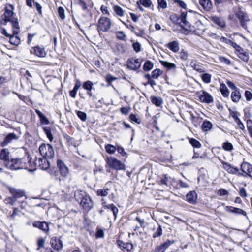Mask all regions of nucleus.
<instances>
[{"instance_id":"nucleus-16","label":"nucleus","mask_w":252,"mask_h":252,"mask_svg":"<svg viewBox=\"0 0 252 252\" xmlns=\"http://www.w3.org/2000/svg\"><path fill=\"white\" fill-rule=\"evenodd\" d=\"M19 137L14 133H10L8 134L5 137L4 140L2 142V146H5L13 140H17Z\"/></svg>"},{"instance_id":"nucleus-56","label":"nucleus","mask_w":252,"mask_h":252,"mask_svg":"<svg viewBox=\"0 0 252 252\" xmlns=\"http://www.w3.org/2000/svg\"><path fill=\"white\" fill-rule=\"evenodd\" d=\"M13 18L14 17L5 18V17H3V18L2 17L1 19H0V23L1 24V25H7V23L9 22L11 23V20H13Z\"/></svg>"},{"instance_id":"nucleus-50","label":"nucleus","mask_w":252,"mask_h":252,"mask_svg":"<svg viewBox=\"0 0 252 252\" xmlns=\"http://www.w3.org/2000/svg\"><path fill=\"white\" fill-rule=\"evenodd\" d=\"M58 13L60 18L63 20L65 18L64 9L62 7H59L58 9Z\"/></svg>"},{"instance_id":"nucleus-11","label":"nucleus","mask_w":252,"mask_h":252,"mask_svg":"<svg viewBox=\"0 0 252 252\" xmlns=\"http://www.w3.org/2000/svg\"><path fill=\"white\" fill-rule=\"evenodd\" d=\"M225 210L227 212L234 213L237 215H247L246 212L242 209L230 206H226L225 207Z\"/></svg>"},{"instance_id":"nucleus-44","label":"nucleus","mask_w":252,"mask_h":252,"mask_svg":"<svg viewBox=\"0 0 252 252\" xmlns=\"http://www.w3.org/2000/svg\"><path fill=\"white\" fill-rule=\"evenodd\" d=\"M153 67V63L151 61H147L143 65V69L144 71H147L152 69Z\"/></svg>"},{"instance_id":"nucleus-20","label":"nucleus","mask_w":252,"mask_h":252,"mask_svg":"<svg viewBox=\"0 0 252 252\" xmlns=\"http://www.w3.org/2000/svg\"><path fill=\"white\" fill-rule=\"evenodd\" d=\"M197 199V195L195 191H191L186 195L187 201L190 204H195Z\"/></svg>"},{"instance_id":"nucleus-45","label":"nucleus","mask_w":252,"mask_h":252,"mask_svg":"<svg viewBox=\"0 0 252 252\" xmlns=\"http://www.w3.org/2000/svg\"><path fill=\"white\" fill-rule=\"evenodd\" d=\"M222 148L227 151H231L233 150V146L232 143L226 142L222 144Z\"/></svg>"},{"instance_id":"nucleus-38","label":"nucleus","mask_w":252,"mask_h":252,"mask_svg":"<svg viewBox=\"0 0 252 252\" xmlns=\"http://www.w3.org/2000/svg\"><path fill=\"white\" fill-rule=\"evenodd\" d=\"M212 76L209 73H203L201 75V78L203 81L207 84L211 82Z\"/></svg>"},{"instance_id":"nucleus-63","label":"nucleus","mask_w":252,"mask_h":252,"mask_svg":"<svg viewBox=\"0 0 252 252\" xmlns=\"http://www.w3.org/2000/svg\"><path fill=\"white\" fill-rule=\"evenodd\" d=\"M116 150H117L118 152L122 155V156L125 157L126 156V153L125 152L124 149L120 146H117V147L116 148Z\"/></svg>"},{"instance_id":"nucleus-24","label":"nucleus","mask_w":252,"mask_h":252,"mask_svg":"<svg viewBox=\"0 0 252 252\" xmlns=\"http://www.w3.org/2000/svg\"><path fill=\"white\" fill-rule=\"evenodd\" d=\"M36 113L40 119V123L42 125H47L49 124V121L46 116L43 114L40 110H35Z\"/></svg>"},{"instance_id":"nucleus-53","label":"nucleus","mask_w":252,"mask_h":252,"mask_svg":"<svg viewBox=\"0 0 252 252\" xmlns=\"http://www.w3.org/2000/svg\"><path fill=\"white\" fill-rule=\"evenodd\" d=\"M180 58L184 61H186L188 59L189 54L184 50L182 49L180 52Z\"/></svg>"},{"instance_id":"nucleus-62","label":"nucleus","mask_w":252,"mask_h":252,"mask_svg":"<svg viewBox=\"0 0 252 252\" xmlns=\"http://www.w3.org/2000/svg\"><path fill=\"white\" fill-rule=\"evenodd\" d=\"M239 194L242 197H246L248 196L246 190L243 187H241L239 189Z\"/></svg>"},{"instance_id":"nucleus-14","label":"nucleus","mask_w":252,"mask_h":252,"mask_svg":"<svg viewBox=\"0 0 252 252\" xmlns=\"http://www.w3.org/2000/svg\"><path fill=\"white\" fill-rule=\"evenodd\" d=\"M31 53H33L39 57H44L46 55L44 48L42 46H37L32 48L31 50Z\"/></svg>"},{"instance_id":"nucleus-5","label":"nucleus","mask_w":252,"mask_h":252,"mask_svg":"<svg viewBox=\"0 0 252 252\" xmlns=\"http://www.w3.org/2000/svg\"><path fill=\"white\" fill-rule=\"evenodd\" d=\"M187 12H183L181 13L180 17H178L177 14H173L170 15V19L174 23L179 25L181 27L184 26H188L189 22L186 20Z\"/></svg>"},{"instance_id":"nucleus-15","label":"nucleus","mask_w":252,"mask_h":252,"mask_svg":"<svg viewBox=\"0 0 252 252\" xmlns=\"http://www.w3.org/2000/svg\"><path fill=\"white\" fill-rule=\"evenodd\" d=\"M50 244L54 249L57 251L60 250L63 248L62 241L57 237H53L51 238Z\"/></svg>"},{"instance_id":"nucleus-6","label":"nucleus","mask_w":252,"mask_h":252,"mask_svg":"<svg viewBox=\"0 0 252 252\" xmlns=\"http://www.w3.org/2000/svg\"><path fill=\"white\" fill-rule=\"evenodd\" d=\"M112 22L111 20L107 17H101L97 24V30L103 32H108L111 28Z\"/></svg>"},{"instance_id":"nucleus-28","label":"nucleus","mask_w":252,"mask_h":252,"mask_svg":"<svg viewBox=\"0 0 252 252\" xmlns=\"http://www.w3.org/2000/svg\"><path fill=\"white\" fill-rule=\"evenodd\" d=\"M150 99L152 103L157 107L161 106L163 102V99L160 97L151 96Z\"/></svg>"},{"instance_id":"nucleus-40","label":"nucleus","mask_w":252,"mask_h":252,"mask_svg":"<svg viewBox=\"0 0 252 252\" xmlns=\"http://www.w3.org/2000/svg\"><path fill=\"white\" fill-rule=\"evenodd\" d=\"M43 130L49 140L51 142L53 139L51 128L49 127H43Z\"/></svg>"},{"instance_id":"nucleus-21","label":"nucleus","mask_w":252,"mask_h":252,"mask_svg":"<svg viewBox=\"0 0 252 252\" xmlns=\"http://www.w3.org/2000/svg\"><path fill=\"white\" fill-rule=\"evenodd\" d=\"M166 47L174 53L178 52L180 49L179 44L177 41L169 42L167 44Z\"/></svg>"},{"instance_id":"nucleus-54","label":"nucleus","mask_w":252,"mask_h":252,"mask_svg":"<svg viewBox=\"0 0 252 252\" xmlns=\"http://www.w3.org/2000/svg\"><path fill=\"white\" fill-rule=\"evenodd\" d=\"M45 242V240L44 238H41L38 240V241H37L38 248L37 249V251H39V250H40V249L41 248H43Z\"/></svg>"},{"instance_id":"nucleus-35","label":"nucleus","mask_w":252,"mask_h":252,"mask_svg":"<svg viewBox=\"0 0 252 252\" xmlns=\"http://www.w3.org/2000/svg\"><path fill=\"white\" fill-rule=\"evenodd\" d=\"M201 127L203 131H208L212 128V124L209 121H205L203 122Z\"/></svg>"},{"instance_id":"nucleus-13","label":"nucleus","mask_w":252,"mask_h":252,"mask_svg":"<svg viewBox=\"0 0 252 252\" xmlns=\"http://www.w3.org/2000/svg\"><path fill=\"white\" fill-rule=\"evenodd\" d=\"M33 226L38 228L45 232L49 231V224L45 221H36L32 224Z\"/></svg>"},{"instance_id":"nucleus-60","label":"nucleus","mask_w":252,"mask_h":252,"mask_svg":"<svg viewBox=\"0 0 252 252\" xmlns=\"http://www.w3.org/2000/svg\"><path fill=\"white\" fill-rule=\"evenodd\" d=\"M129 119L131 121H134L137 124H140L141 123L140 119L137 118L136 115L134 114H130L129 116Z\"/></svg>"},{"instance_id":"nucleus-3","label":"nucleus","mask_w":252,"mask_h":252,"mask_svg":"<svg viewBox=\"0 0 252 252\" xmlns=\"http://www.w3.org/2000/svg\"><path fill=\"white\" fill-rule=\"evenodd\" d=\"M106 162L107 165L112 169L116 170L125 169V164L114 157H107Z\"/></svg>"},{"instance_id":"nucleus-7","label":"nucleus","mask_w":252,"mask_h":252,"mask_svg":"<svg viewBox=\"0 0 252 252\" xmlns=\"http://www.w3.org/2000/svg\"><path fill=\"white\" fill-rule=\"evenodd\" d=\"M236 17L239 20L241 26L245 29L247 28V22L250 19L246 13L242 11H239L236 13Z\"/></svg>"},{"instance_id":"nucleus-33","label":"nucleus","mask_w":252,"mask_h":252,"mask_svg":"<svg viewBox=\"0 0 252 252\" xmlns=\"http://www.w3.org/2000/svg\"><path fill=\"white\" fill-rule=\"evenodd\" d=\"M220 90L222 95L224 97H228L229 95V91L227 86L224 84L222 83L220 84Z\"/></svg>"},{"instance_id":"nucleus-47","label":"nucleus","mask_w":252,"mask_h":252,"mask_svg":"<svg viewBox=\"0 0 252 252\" xmlns=\"http://www.w3.org/2000/svg\"><path fill=\"white\" fill-rule=\"evenodd\" d=\"M109 191V189H98L96 191V194L98 196L105 197L108 194Z\"/></svg>"},{"instance_id":"nucleus-43","label":"nucleus","mask_w":252,"mask_h":252,"mask_svg":"<svg viewBox=\"0 0 252 252\" xmlns=\"http://www.w3.org/2000/svg\"><path fill=\"white\" fill-rule=\"evenodd\" d=\"M105 148L106 152L110 154H114L116 150V147L111 144L106 145Z\"/></svg>"},{"instance_id":"nucleus-51","label":"nucleus","mask_w":252,"mask_h":252,"mask_svg":"<svg viewBox=\"0 0 252 252\" xmlns=\"http://www.w3.org/2000/svg\"><path fill=\"white\" fill-rule=\"evenodd\" d=\"M77 116L82 121H85L87 119V114L81 111H76Z\"/></svg>"},{"instance_id":"nucleus-52","label":"nucleus","mask_w":252,"mask_h":252,"mask_svg":"<svg viewBox=\"0 0 252 252\" xmlns=\"http://www.w3.org/2000/svg\"><path fill=\"white\" fill-rule=\"evenodd\" d=\"M162 234V229L161 226L159 225L155 233L153 235V237L155 238L158 237H160Z\"/></svg>"},{"instance_id":"nucleus-31","label":"nucleus","mask_w":252,"mask_h":252,"mask_svg":"<svg viewBox=\"0 0 252 252\" xmlns=\"http://www.w3.org/2000/svg\"><path fill=\"white\" fill-rule=\"evenodd\" d=\"M160 63L169 70H175L176 68L175 64L164 61H160Z\"/></svg>"},{"instance_id":"nucleus-22","label":"nucleus","mask_w":252,"mask_h":252,"mask_svg":"<svg viewBox=\"0 0 252 252\" xmlns=\"http://www.w3.org/2000/svg\"><path fill=\"white\" fill-rule=\"evenodd\" d=\"M9 156V152L7 150L5 149L1 150L0 153V159L4 161L5 165H6L7 161H9L10 159Z\"/></svg>"},{"instance_id":"nucleus-59","label":"nucleus","mask_w":252,"mask_h":252,"mask_svg":"<svg viewBox=\"0 0 252 252\" xmlns=\"http://www.w3.org/2000/svg\"><path fill=\"white\" fill-rule=\"evenodd\" d=\"M174 2L183 9H186L187 8V5L183 1L181 0H174Z\"/></svg>"},{"instance_id":"nucleus-12","label":"nucleus","mask_w":252,"mask_h":252,"mask_svg":"<svg viewBox=\"0 0 252 252\" xmlns=\"http://www.w3.org/2000/svg\"><path fill=\"white\" fill-rule=\"evenodd\" d=\"M175 243L173 240H167L166 241L156 247L158 252H165L166 250L172 244Z\"/></svg>"},{"instance_id":"nucleus-23","label":"nucleus","mask_w":252,"mask_h":252,"mask_svg":"<svg viewBox=\"0 0 252 252\" xmlns=\"http://www.w3.org/2000/svg\"><path fill=\"white\" fill-rule=\"evenodd\" d=\"M11 25L13 28V33L14 34H18L20 32V27L17 18L14 17L13 20H11Z\"/></svg>"},{"instance_id":"nucleus-46","label":"nucleus","mask_w":252,"mask_h":252,"mask_svg":"<svg viewBox=\"0 0 252 252\" xmlns=\"http://www.w3.org/2000/svg\"><path fill=\"white\" fill-rule=\"evenodd\" d=\"M189 142L191 144V145L195 148H198L201 146V144L200 142L194 138H192L189 139Z\"/></svg>"},{"instance_id":"nucleus-42","label":"nucleus","mask_w":252,"mask_h":252,"mask_svg":"<svg viewBox=\"0 0 252 252\" xmlns=\"http://www.w3.org/2000/svg\"><path fill=\"white\" fill-rule=\"evenodd\" d=\"M106 207L112 211L115 219H116L119 211L118 209L113 204L108 205L107 206H106Z\"/></svg>"},{"instance_id":"nucleus-39","label":"nucleus","mask_w":252,"mask_h":252,"mask_svg":"<svg viewBox=\"0 0 252 252\" xmlns=\"http://www.w3.org/2000/svg\"><path fill=\"white\" fill-rule=\"evenodd\" d=\"M133 32L137 36L143 37L145 35L144 30L138 27H135V31Z\"/></svg>"},{"instance_id":"nucleus-34","label":"nucleus","mask_w":252,"mask_h":252,"mask_svg":"<svg viewBox=\"0 0 252 252\" xmlns=\"http://www.w3.org/2000/svg\"><path fill=\"white\" fill-rule=\"evenodd\" d=\"M238 56L241 60L245 62H247L249 59L248 53L244 50L238 53Z\"/></svg>"},{"instance_id":"nucleus-17","label":"nucleus","mask_w":252,"mask_h":252,"mask_svg":"<svg viewBox=\"0 0 252 252\" xmlns=\"http://www.w3.org/2000/svg\"><path fill=\"white\" fill-rule=\"evenodd\" d=\"M223 168L229 173L236 174L239 171L237 167H233L231 164L224 161L222 162Z\"/></svg>"},{"instance_id":"nucleus-9","label":"nucleus","mask_w":252,"mask_h":252,"mask_svg":"<svg viewBox=\"0 0 252 252\" xmlns=\"http://www.w3.org/2000/svg\"><path fill=\"white\" fill-rule=\"evenodd\" d=\"M199 98L200 102L205 103H212L214 101V98L208 92L202 91L200 93H198Z\"/></svg>"},{"instance_id":"nucleus-58","label":"nucleus","mask_w":252,"mask_h":252,"mask_svg":"<svg viewBox=\"0 0 252 252\" xmlns=\"http://www.w3.org/2000/svg\"><path fill=\"white\" fill-rule=\"evenodd\" d=\"M132 47L136 52H139L141 51V46L140 43L138 42L133 43L132 44Z\"/></svg>"},{"instance_id":"nucleus-32","label":"nucleus","mask_w":252,"mask_h":252,"mask_svg":"<svg viewBox=\"0 0 252 252\" xmlns=\"http://www.w3.org/2000/svg\"><path fill=\"white\" fill-rule=\"evenodd\" d=\"M9 7L11 8V9H8L7 7L5 8V11L3 14V16L5 18H12L15 17L14 16L15 14L13 12V10L14 9V7L13 5L10 4Z\"/></svg>"},{"instance_id":"nucleus-48","label":"nucleus","mask_w":252,"mask_h":252,"mask_svg":"<svg viewBox=\"0 0 252 252\" xmlns=\"http://www.w3.org/2000/svg\"><path fill=\"white\" fill-rule=\"evenodd\" d=\"M158 9H165L167 8V4L165 0H158Z\"/></svg>"},{"instance_id":"nucleus-27","label":"nucleus","mask_w":252,"mask_h":252,"mask_svg":"<svg viewBox=\"0 0 252 252\" xmlns=\"http://www.w3.org/2000/svg\"><path fill=\"white\" fill-rule=\"evenodd\" d=\"M193 69L197 72L203 73L205 72V69L199 63H196L194 62H191L190 64Z\"/></svg>"},{"instance_id":"nucleus-55","label":"nucleus","mask_w":252,"mask_h":252,"mask_svg":"<svg viewBox=\"0 0 252 252\" xmlns=\"http://www.w3.org/2000/svg\"><path fill=\"white\" fill-rule=\"evenodd\" d=\"M161 74V71L159 69H156L152 72V77L153 78L157 79Z\"/></svg>"},{"instance_id":"nucleus-18","label":"nucleus","mask_w":252,"mask_h":252,"mask_svg":"<svg viewBox=\"0 0 252 252\" xmlns=\"http://www.w3.org/2000/svg\"><path fill=\"white\" fill-rule=\"evenodd\" d=\"M35 164L39 166L43 170H46L49 167V162L46 158H39L36 160Z\"/></svg>"},{"instance_id":"nucleus-25","label":"nucleus","mask_w":252,"mask_h":252,"mask_svg":"<svg viewBox=\"0 0 252 252\" xmlns=\"http://www.w3.org/2000/svg\"><path fill=\"white\" fill-rule=\"evenodd\" d=\"M199 2L206 11L210 10L212 8V4L210 0H199Z\"/></svg>"},{"instance_id":"nucleus-19","label":"nucleus","mask_w":252,"mask_h":252,"mask_svg":"<svg viewBox=\"0 0 252 252\" xmlns=\"http://www.w3.org/2000/svg\"><path fill=\"white\" fill-rule=\"evenodd\" d=\"M57 166L60 169L61 174L63 176H66L68 173V168L64 163L60 159L57 160Z\"/></svg>"},{"instance_id":"nucleus-10","label":"nucleus","mask_w":252,"mask_h":252,"mask_svg":"<svg viewBox=\"0 0 252 252\" xmlns=\"http://www.w3.org/2000/svg\"><path fill=\"white\" fill-rule=\"evenodd\" d=\"M241 170L244 173L242 175L244 177L249 176L252 178V165L248 162H243L241 165Z\"/></svg>"},{"instance_id":"nucleus-4","label":"nucleus","mask_w":252,"mask_h":252,"mask_svg":"<svg viewBox=\"0 0 252 252\" xmlns=\"http://www.w3.org/2000/svg\"><path fill=\"white\" fill-rule=\"evenodd\" d=\"M39 151L44 158H52L54 156V150L51 144H41L39 148Z\"/></svg>"},{"instance_id":"nucleus-49","label":"nucleus","mask_w":252,"mask_h":252,"mask_svg":"<svg viewBox=\"0 0 252 252\" xmlns=\"http://www.w3.org/2000/svg\"><path fill=\"white\" fill-rule=\"evenodd\" d=\"M213 21L221 27H224L225 26L224 22L218 17H213Z\"/></svg>"},{"instance_id":"nucleus-36","label":"nucleus","mask_w":252,"mask_h":252,"mask_svg":"<svg viewBox=\"0 0 252 252\" xmlns=\"http://www.w3.org/2000/svg\"><path fill=\"white\" fill-rule=\"evenodd\" d=\"M113 10L115 13L119 16L123 17L124 16L125 12L122 9V7H121L119 5H114L113 6Z\"/></svg>"},{"instance_id":"nucleus-41","label":"nucleus","mask_w":252,"mask_h":252,"mask_svg":"<svg viewBox=\"0 0 252 252\" xmlns=\"http://www.w3.org/2000/svg\"><path fill=\"white\" fill-rule=\"evenodd\" d=\"M116 36L117 38L123 41L126 40V36L123 31H118L116 32Z\"/></svg>"},{"instance_id":"nucleus-57","label":"nucleus","mask_w":252,"mask_h":252,"mask_svg":"<svg viewBox=\"0 0 252 252\" xmlns=\"http://www.w3.org/2000/svg\"><path fill=\"white\" fill-rule=\"evenodd\" d=\"M140 3L141 5L146 7H149L152 5L151 0H140Z\"/></svg>"},{"instance_id":"nucleus-29","label":"nucleus","mask_w":252,"mask_h":252,"mask_svg":"<svg viewBox=\"0 0 252 252\" xmlns=\"http://www.w3.org/2000/svg\"><path fill=\"white\" fill-rule=\"evenodd\" d=\"M241 94L238 90H236L233 91L231 94V98L232 101L234 102H238L241 98Z\"/></svg>"},{"instance_id":"nucleus-26","label":"nucleus","mask_w":252,"mask_h":252,"mask_svg":"<svg viewBox=\"0 0 252 252\" xmlns=\"http://www.w3.org/2000/svg\"><path fill=\"white\" fill-rule=\"evenodd\" d=\"M10 192L16 200L25 196V192L21 189H13L11 190Z\"/></svg>"},{"instance_id":"nucleus-64","label":"nucleus","mask_w":252,"mask_h":252,"mask_svg":"<svg viewBox=\"0 0 252 252\" xmlns=\"http://www.w3.org/2000/svg\"><path fill=\"white\" fill-rule=\"evenodd\" d=\"M245 96L247 101H250L252 99V93L249 91H245Z\"/></svg>"},{"instance_id":"nucleus-37","label":"nucleus","mask_w":252,"mask_h":252,"mask_svg":"<svg viewBox=\"0 0 252 252\" xmlns=\"http://www.w3.org/2000/svg\"><path fill=\"white\" fill-rule=\"evenodd\" d=\"M93 83L91 81H87L83 84V88L87 91H92L93 89Z\"/></svg>"},{"instance_id":"nucleus-2","label":"nucleus","mask_w":252,"mask_h":252,"mask_svg":"<svg viewBox=\"0 0 252 252\" xmlns=\"http://www.w3.org/2000/svg\"><path fill=\"white\" fill-rule=\"evenodd\" d=\"M25 158H11L7 161L5 166L10 170H18L26 168L27 166Z\"/></svg>"},{"instance_id":"nucleus-1","label":"nucleus","mask_w":252,"mask_h":252,"mask_svg":"<svg viewBox=\"0 0 252 252\" xmlns=\"http://www.w3.org/2000/svg\"><path fill=\"white\" fill-rule=\"evenodd\" d=\"M83 194L82 191L75 193V199L77 201L81 199L80 204L86 211H89L92 209L93 203L89 195Z\"/></svg>"},{"instance_id":"nucleus-61","label":"nucleus","mask_w":252,"mask_h":252,"mask_svg":"<svg viewBox=\"0 0 252 252\" xmlns=\"http://www.w3.org/2000/svg\"><path fill=\"white\" fill-rule=\"evenodd\" d=\"M16 201V199H15L13 196L12 197H8L5 200L6 203L10 204L11 205H13L15 204Z\"/></svg>"},{"instance_id":"nucleus-30","label":"nucleus","mask_w":252,"mask_h":252,"mask_svg":"<svg viewBox=\"0 0 252 252\" xmlns=\"http://www.w3.org/2000/svg\"><path fill=\"white\" fill-rule=\"evenodd\" d=\"M17 34H14L13 33V35H11L10 36H9V42L15 46H18L20 43V39L19 37L17 36Z\"/></svg>"},{"instance_id":"nucleus-8","label":"nucleus","mask_w":252,"mask_h":252,"mask_svg":"<svg viewBox=\"0 0 252 252\" xmlns=\"http://www.w3.org/2000/svg\"><path fill=\"white\" fill-rule=\"evenodd\" d=\"M141 61L139 59L131 58L127 60V66L128 68L136 70L141 66Z\"/></svg>"}]
</instances>
